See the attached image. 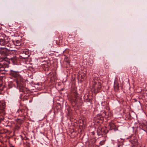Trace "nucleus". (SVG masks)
<instances>
[{
    "instance_id": "f257e3e1",
    "label": "nucleus",
    "mask_w": 147,
    "mask_h": 147,
    "mask_svg": "<svg viewBox=\"0 0 147 147\" xmlns=\"http://www.w3.org/2000/svg\"><path fill=\"white\" fill-rule=\"evenodd\" d=\"M9 75L15 78L14 82L16 83L17 88L19 89L20 92L24 91L25 86V80L19 74V72L11 70L9 72Z\"/></svg>"
},
{
    "instance_id": "f03ea898",
    "label": "nucleus",
    "mask_w": 147,
    "mask_h": 147,
    "mask_svg": "<svg viewBox=\"0 0 147 147\" xmlns=\"http://www.w3.org/2000/svg\"><path fill=\"white\" fill-rule=\"evenodd\" d=\"M12 49H9L8 48H2L0 50V54L1 55V58L3 60H5L7 58V56L8 55L10 51H12Z\"/></svg>"
},
{
    "instance_id": "7ed1b4c3",
    "label": "nucleus",
    "mask_w": 147,
    "mask_h": 147,
    "mask_svg": "<svg viewBox=\"0 0 147 147\" xmlns=\"http://www.w3.org/2000/svg\"><path fill=\"white\" fill-rule=\"evenodd\" d=\"M5 107V104L4 103H0V123H1L4 119L3 115L4 114V110Z\"/></svg>"
},
{
    "instance_id": "20e7f679",
    "label": "nucleus",
    "mask_w": 147,
    "mask_h": 147,
    "mask_svg": "<svg viewBox=\"0 0 147 147\" xmlns=\"http://www.w3.org/2000/svg\"><path fill=\"white\" fill-rule=\"evenodd\" d=\"M101 88V83L98 81L94 82L93 84V88L95 92L97 93Z\"/></svg>"
},
{
    "instance_id": "39448f33",
    "label": "nucleus",
    "mask_w": 147,
    "mask_h": 147,
    "mask_svg": "<svg viewBox=\"0 0 147 147\" xmlns=\"http://www.w3.org/2000/svg\"><path fill=\"white\" fill-rule=\"evenodd\" d=\"M22 56L21 57L24 59H26L28 58L29 55L28 51H23L21 52Z\"/></svg>"
},
{
    "instance_id": "423d86ee",
    "label": "nucleus",
    "mask_w": 147,
    "mask_h": 147,
    "mask_svg": "<svg viewBox=\"0 0 147 147\" xmlns=\"http://www.w3.org/2000/svg\"><path fill=\"white\" fill-rule=\"evenodd\" d=\"M10 40L8 37H6L5 39H0V45H5L6 43L8 42Z\"/></svg>"
},
{
    "instance_id": "0eeeda50",
    "label": "nucleus",
    "mask_w": 147,
    "mask_h": 147,
    "mask_svg": "<svg viewBox=\"0 0 147 147\" xmlns=\"http://www.w3.org/2000/svg\"><path fill=\"white\" fill-rule=\"evenodd\" d=\"M73 95H74L75 99L74 100L73 98H71V100L75 103H76L77 101V98L78 96V93L76 91H75L73 92Z\"/></svg>"
},
{
    "instance_id": "6e6552de",
    "label": "nucleus",
    "mask_w": 147,
    "mask_h": 147,
    "mask_svg": "<svg viewBox=\"0 0 147 147\" xmlns=\"http://www.w3.org/2000/svg\"><path fill=\"white\" fill-rule=\"evenodd\" d=\"M12 42L15 45L17 46H20L21 44V42L19 40H13Z\"/></svg>"
},
{
    "instance_id": "1a4fd4ad",
    "label": "nucleus",
    "mask_w": 147,
    "mask_h": 147,
    "mask_svg": "<svg viewBox=\"0 0 147 147\" xmlns=\"http://www.w3.org/2000/svg\"><path fill=\"white\" fill-rule=\"evenodd\" d=\"M10 40L8 42L6 43V44H5V47L7 46L9 49H12V45L10 43Z\"/></svg>"
},
{
    "instance_id": "9d476101",
    "label": "nucleus",
    "mask_w": 147,
    "mask_h": 147,
    "mask_svg": "<svg viewBox=\"0 0 147 147\" xmlns=\"http://www.w3.org/2000/svg\"><path fill=\"white\" fill-rule=\"evenodd\" d=\"M6 37H8L6 36L3 33H0V39H5Z\"/></svg>"
},
{
    "instance_id": "9b49d317",
    "label": "nucleus",
    "mask_w": 147,
    "mask_h": 147,
    "mask_svg": "<svg viewBox=\"0 0 147 147\" xmlns=\"http://www.w3.org/2000/svg\"><path fill=\"white\" fill-rule=\"evenodd\" d=\"M114 88L115 91H117L119 89V86L118 83H115L114 85Z\"/></svg>"
},
{
    "instance_id": "f8f14e48",
    "label": "nucleus",
    "mask_w": 147,
    "mask_h": 147,
    "mask_svg": "<svg viewBox=\"0 0 147 147\" xmlns=\"http://www.w3.org/2000/svg\"><path fill=\"white\" fill-rule=\"evenodd\" d=\"M8 131V130L7 129H4L3 130L0 129V134H4V133H7Z\"/></svg>"
},
{
    "instance_id": "ddd939ff",
    "label": "nucleus",
    "mask_w": 147,
    "mask_h": 147,
    "mask_svg": "<svg viewBox=\"0 0 147 147\" xmlns=\"http://www.w3.org/2000/svg\"><path fill=\"white\" fill-rule=\"evenodd\" d=\"M109 125L111 130L115 126V124L112 123H109Z\"/></svg>"
},
{
    "instance_id": "4468645a",
    "label": "nucleus",
    "mask_w": 147,
    "mask_h": 147,
    "mask_svg": "<svg viewBox=\"0 0 147 147\" xmlns=\"http://www.w3.org/2000/svg\"><path fill=\"white\" fill-rule=\"evenodd\" d=\"M109 63L107 62L105 63L104 66L106 68H108L109 67Z\"/></svg>"
},
{
    "instance_id": "2eb2a0df",
    "label": "nucleus",
    "mask_w": 147,
    "mask_h": 147,
    "mask_svg": "<svg viewBox=\"0 0 147 147\" xmlns=\"http://www.w3.org/2000/svg\"><path fill=\"white\" fill-rule=\"evenodd\" d=\"M131 140L132 142H137V139H136V138H134H134L133 139H132V138Z\"/></svg>"
},
{
    "instance_id": "dca6fc26",
    "label": "nucleus",
    "mask_w": 147,
    "mask_h": 147,
    "mask_svg": "<svg viewBox=\"0 0 147 147\" xmlns=\"http://www.w3.org/2000/svg\"><path fill=\"white\" fill-rule=\"evenodd\" d=\"M136 69V67H134L132 68L131 69V71L132 73H135V71H134V70H135Z\"/></svg>"
},
{
    "instance_id": "f3484780",
    "label": "nucleus",
    "mask_w": 147,
    "mask_h": 147,
    "mask_svg": "<svg viewBox=\"0 0 147 147\" xmlns=\"http://www.w3.org/2000/svg\"><path fill=\"white\" fill-rule=\"evenodd\" d=\"M5 65L3 66V67H2L0 69V71H5V68H4Z\"/></svg>"
},
{
    "instance_id": "a211bd4d",
    "label": "nucleus",
    "mask_w": 147,
    "mask_h": 147,
    "mask_svg": "<svg viewBox=\"0 0 147 147\" xmlns=\"http://www.w3.org/2000/svg\"><path fill=\"white\" fill-rule=\"evenodd\" d=\"M105 141H102L100 142V144L101 145H102L104 144L105 143Z\"/></svg>"
},
{
    "instance_id": "6ab92c4d",
    "label": "nucleus",
    "mask_w": 147,
    "mask_h": 147,
    "mask_svg": "<svg viewBox=\"0 0 147 147\" xmlns=\"http://www.w3.org/2000/svg\"><path fill=\"white\" fill-rule=\"evenodd\" d=\"M11 59L12 60V61L14 62L16 61V57H15L13 58H11Z\"/></svg>"
},
{
    "instance_id": "aec40b11",
    "label": "nucleus",
    "mask_w": 147,
    "mask_h": 147,
    "mask_svg": "<svg viewBox=\"0 0 147 147\" xmlns=\"http://www.w3.org/2000/svg\"><path fill=\"white\" fill-rule=\"evenodd\" d=\"M3 86L2 83L1 81H0V87H2Z\"/></svg>"
},
{
    "instance_id": "412c9836",
    "label": "nucleus",
    "mask_w": 147,
    "mask_h": 147,
    "mask_svg": "<svg viewBox=\"0 0 147 147\" xmlns=\"http://www.w3.org/2000/svg\"><path fill=\"white\" fill-rule=\"evenodd\" d=\"M86 100L88 102H90L91 101V100L90 99H87Z\"/></svg>"
},
{
    "instance_id": "4be33fe9",
    "label": "nucleus",
    "mask_w": 147,
    "mask_h": 147,
    "mask_svg": "<svg viewBox=\"0 0 147 147\" xmlns=\"http://www.w3.org/2000/svg\"><path fill=\"white\" fill-rule=\"evenodd\" d=\"M4 66V65H3V64H1V63H0V69L2 67H3V66Z\"/></svg>"
},
{
    "instance_id": "5701e85b",
    "label": "nucleus",
    "mask_w": 147,
    "mask_h": 147,
    "mask_svg": "<svg viewBox=\"0 0 147 147\" xmlns=\"http://www.w3.org/2000/svg\"><path fill=\"white\" fill-rule=\"evenodd\" d=\"M89 65L90 66H91L92 65V63H90V64H89Z\"/></svg>"
},
{
    "instance_id": "b1692460",
    "label": "nucleus",
    "mask_w": 147,
    "mask_h": 147,
    "mask_svg": "<svg viewBox=\"0 0 147 147\" xmlns=\"http://www.w3.org/2000/svg\"><path fill=\"white\" fill-rule=\"evenodd\" d=\"M10 147H15L14 146L12 145H10Z\"/></svg>"
}]
</instances>
